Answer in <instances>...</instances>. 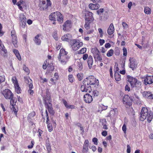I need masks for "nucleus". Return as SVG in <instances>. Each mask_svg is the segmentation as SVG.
<instances>
[{"label": "nucleus", "instance_id": "obj_10", "mask_svg": "<svg viewBox=\"0 0 153 153\" xmlns=\"http://www.w3.org/2000/svg\"><path fill=\"white\" fill-rule=\"evenodd\" d=\"M58 58L59 61L60 62L61 64L65 65L66 64L67 62L68 61L70 57L69 56L59 55Z\"/></svg>", "mask_w": 153, "mask_h": 153}, {"label": "nucleus", "instance_id": "obj_60", "mask_svg": "<svg viewBox=\"0 0 153 153\" xmlns=\"http://www.w3.org/2000/svg\"><path fill=\"white\" fill-rule=\"evenodd\" d=\"M92 141L94 143V144L96 145H97L98 144V139L96 137H94L92 139Z\"/></svg>", "mask_w": 153, "mask_h": 153}, {"label": "nucleus", "instance_id": "obj_20", "mask_svg": "<svg viewBox=\"0 0 153 153\" xmlns=\"http://www.w3.org/2000/svg\"><path fill=\"white\" fill-rule=\"evenodd\" d=\"M114 31V28L113 23H111L107 30V33L109 35L113 36V34Z\"/></svg>", "mask_w": 153, "mask_h": 153}, {"label": "nucleus", "instance_id": "obj_42", "mask_svg": "<svg viewBox=\"0 0 153 153\" xmlns=\"http://www.w3.org/2000/svg\"><path fill=\"white\" fill-rule=\"evenodd\" d=\"M15 105L11 106H10V108H11V110L12 112H14V114L16 116L17 114V112H18V109H16L15 106Z\"/></svg>", "mask_w": 153, "mask_h": 153}, {"label": "nucleus", "instance_id": "obj_18", "mask_svg": "<svg viewBox=\"0 0 153 153\" xmlns=\"http://www.w3.org/2000/svg\"><path fill=\"white\" fill-rule=\"evenodd\" d=\"M56 19L57 21L59 23H62L63 21V15L59 12L56 11Z\"/></svg>", "mask_w": 153, "mask_h": 153}, {"label": "nucleus", "instance_id": "obj_39", "mask_svg": "<svg viewBox=\"0 0 153 153\" xmlns=\"http://www.w3.org/2000/svg\"><path fill=\"white\" fill-rule=\"evenodd\" d=\"M99 92L97 90H95L93 91L92 95L94 98L98 97L100 95Z\"/></svg>", "mask_w": 153, "mask_h": 153}, {"label": "nucleus", "instance_id": "obj_64", "mask_svg": "<svg viewBox=\"0 0 153 153\" xmlns=\"http://www.w3.org/2000/svg\"><path fill=\"white\" fill-rule=\"evenodd\" d=\"M99 42L100 45H102L105 42V41L104 39H100L99 40Z\"/></svg>", "mask_w": 153, "mask_h": 153}, {"label": "nucleus", "instance_id": "obj_11", "mask_svg": "<svg viewBox=\"0 0 153 153\" xmlns=\"http://www.w3.org/2000/svg\"><path fill=\"white\" fill-rule=\"evenodd\" d=\"M84 14L85 15V20L93 22L94 18L92 12L86 10L84 11Z\"/></svg>", "mask_w": 153, "mask_h": 153}, {"label": "nucleus", "instance_id": "obj_33", "mask_svg": "<svg viewBox=\"0 0 153 153\" xmlns=\"http://www.w3.org/2000/svg\"><path fill=\"white\" fill-rule=\"evenodd\" d=\"M24 79L25 82L28 84L29 85L33 84L32 81L30 78L25 77Z\"/></svg>", "mask_w": 153, "mask_h": 153}, {"label": "nucleus", "instance_id": "obj_2", "mask_svg": "<svg viewBox=\"0 0 153 153\" xmlns=\"http://www.w3.org/2000/svg\"><path fill=\"white\" fill-rule=\"evenodd\" d=\"M140 119L141 121H143L147 119V122L150 123L153 119L152 111H149L146 107H143L141 111Z\"/></svg>", "mask_w": 153, "mask_h": 153}, {"label": "nucleus", "instance_id": "obj_26", "mask_svg": "<svg viewBox=\"0 0 153 153\" xmlns=\"http://www.w3.org/2000/svg\"><path fill=\"white\" fill-rule=\"evenodd\" d=\"M62 101L65 107L68 109H74L75 106L74 105H70L68 104L67 102L65 99H62Z\"/></svg>", "mask_w": 153, "mask_h": 153}, {"label": "nucleus", "instance_id": "obj_21", "mask_svg": "<svg viewBox=\"0 0 153 153\" xmlns=\"http://www.w3.org/2000/svg\"><path fill=\"white\" fill-rule=\"evenodd\" d=\"M125 102L126 104L129 106L131 105V102L133 99L131 97H129L128 95H125Z\"/></svg>", "mask_w": 153, "mask_h": 153}, {"label": "nucleus", "instance_id": "obj_54", "mask_svg": "<svg viewBox=\"0 0 153 153\" xmlns=\"http://www.w3.org/2000/svg\"><path fill=\"white\" fill-rule=\"evenodd\" d=\"M108 106H105L104 105H100L99 107V108L100 109H101V110L102 111L103 110H105L107 109V108Z\"/></svg>", "mask_w": 153, "mask_h": 153}, {"label": "nucleus", "instance_id": "obj_53", "mask_svg": "<svg viewBox=\"0 0 153 153\" xmlns=\"http://www.w3.org/2000/svg\"><path fill=\"white\" fill-rule=\"evenodd\" d=\"M23 70L27 73L29 74L30 73V71L28 68L25 65H24L23 66Z\"/></svg>", "mask_w": 153, "mask_h": 153}, {"label": "nucleus", "instance_id": "obj_13", "mask_svg": "<svg viewBox=\"0 0 153 153\" xmlns=\"http://www.w3.org/2000/svg\"><path fill=\"white\" fill-rule=\"evenodd\" d=\"M86 82L84 80L83 81V85H82L81 87V91L82 92H87L88 91H90L91 90V87L87 83H86Z\"/></svg>", "mask_w": 153, "mask_h": 153}, {"label": "nucleus", "instance_id": "obj_52", "mask_svg": "<svg viewBox=\"0 0 153 153\" xmlns=\"http://www.w3.org/2000/svg\"><path fill=\"white\" fill-rule=\"evenodd\" d=\"M37 132H38L39 133L38 134V136L39 137V138H41L42 134L43 133V131L40 129H39L38 130Z\"/></svg>", "mask_w": 153, "mask_h": 153}, {"label": "nucleus", "instance_id": "obj_34", "mask_svg": "<svg viewBox=\"0 0 153 153\" xmlns=\"http://www.w3.org/2000/svg\"><path fill=\"white\" fill-rule=\"evenodd\" d=\"M29 89L28 90V92L30 95H32L34 93L33 90H32L33 88V84L29 85Z\"/></svg>", "mask_w": 153, "mask_h": 153}, {"label": "nucleus", "instance_id": "obj_29", "mask_svg": "<svg viewBox=\"0 0 153 153\" xmlns=\"http://www.w3.org/2000/svg\"><path fill=\"white\" fill-rule=\"evenodd\" d=\"M13 52L18 60L19 61L21 60V58L18 51L17 49H14L13 50Z\"/></svg>", "mask_w": 153, "mask_h": 153}, {"label": "nucleus", "instance_id": "obj_40", "mask_svg": "<svg viewBox=\"0 0 153 153\" xmlns=\"http://www.w3.org/2000/svg\"><path fill=\"white\" fill-rule=\"evenodd\" d=\"M11 98H10V105L11 106L13 105H16V102L15 100V98L14 97V95H13L12 97H11Z\"/></svg>", "mask_w": 153, "mask_h": 153}, {"label": "nucleus", "instance_id": "obj_15", "mask_svg": "<svg viewBox=\"0 0 153 153\" xmlns=\"http://www.w3.org/2000/svg\"><path fill=\"white\" fill-rule=\"evenodd\" d=\"M144 83L145 85L151 84L153 83V76H147L144 78Z\"/></svg>", "mask_w": 153, "mask_h": 153}, {"label": "nucleus", "instance_id": "obj_23", "mask_svg": "<svg viewBox=\"0 0 153 153\" xmlns=\"http://www.w3.org/2000/svg\"><path fill=\"white\" fill-rule=\"evenodd\" d=\"M71 37V34L67 33L62 36L61 37V39L62 41L68 42L70 41V39Z\"/></svg>", "mask_w": 153, "mask_h": 153}, {"label": "nucleus", "instance_id": "obj_45", "mask_svg": "<svg viewBox=\"0 0 153 153\" xmlns=\"http://www.w3.org/2000/svg\"><path fill=\"white\" fill-rule=\"evenodd\" d=\"M77 66L78 68V69L80 70H82L83 69V65L82 63L80 62H77Z\"/></svg>", "mask_w": 153, "mask_h": 153}, {"label": "nucleus", "instance_id": "obj_59", "mask_svg": "<svg viewBox=\"0 0 153 153\" xmlns=\"http://www.w3.org/2000/svg\"><path fill=\"white\" fill-rule=\"evenodd\" d=\"M2 26L0 23V37L2 36L4 34V33L2 31Z\"/></svg>", "mask_w": 153, "mask_h": 153}, {"label": "nucleus", "instance_id": "obj_55", "mask_svg": "<svg viewBox=\"0 0 153 153\" xmlns=\"http://www.w3.org/2000/svg\"><path fill=\"white\" fill-rule=\"evenodd\" d=\"M98 30L99 33L100 37L101 38H102L103 34L102 29L101 28H99L98 29Z\"/></svg>", "mask_w": 153, "mask_h": 153}, {"label": "nucleus", "instance_id": "obj_57", "mask_svg": "<svg viewBox=\"0 0 153 153\" xmlns=\"http://www.w3.org/2000/svg\"><path fill=\"white\" fill-rule=\"evenodd\" d=\"M88 57V55L87 53L83 54L82 57V59L84 61L86 60Z\"/></svg>", "mask_w": 153, "mask_h": 153}, {"label": "nucleus", "instance_id": "obj_6", "mask_svg": "<svg viewBox=\"0 0 153 153\" xmlns=\"http://www.w3.org/2000/svg\"><path fill=\"white\" fill-rule=\"evenodd\" d=\"M70 44L72 49L74 51L77 50L80 47L82 46L83 43L82 42H77L75 39H72L70 41Z\"/></svg>", "mask_w": 153, "mask_h": 153}, {"label": "nucleus", "instance_id": "obj_5", "mask_svg": "<svg viewBox=\"0 0 153 153\" xmlns=\"http://www.w3.org/2000/svg\"><path fill=\"white\" fill-rule=\"evenodd\" d=\"M91 52L93 54L95 62L99 61L101 62H102V56L99 50L97 47L92 48L91 50Z\"/></svg>", "mask_w": 153, "mask_h": 153}, {"label": "nucleus", "instance_id": "obj_41", "mask_svg": "<svg viewBox=\"0 0 153 153\" xmlns=\"http://www.w3.org/2000/svg\"><path fill=\"white\" fill-rule=\"evenodd\" d=\"M114 53V50L112 49H111L108 51L106 55L108 57H111L113 55Z\"/></svg>", "mask_w": 153, "mask_h": 153}, {"label": "nucleus", "instance_id": "obj_63", "mask_svg": "<svg viewBox=\"0 0 153 153\" xmlns=\"http://www.w3.org/2000/svg\"><path fill=\"white\" fill-rule=\"evenodd\" d=\"M126 152L127 153H130L131 152V147L128 145L127 146Z\"/></svg>", "mask_w": 153, "mask_h": 153}, {"label": "nucleus", "instance_id": "obj_17", "mask_svg": "<svg viewBox=\"0 0 153 153\" xmlns=\"http://www.w3.org/2000/svg\"><path fill=\"white\" fill-rule=\"evenodd\" d=\"M71 21L68 20L65 22L62 25V29L64 31H66L67 30L71 28Z\"/></svg>", "mask_w": 153, "mask_h": 153}, {"label": "nucleus", "instance_id": "obj_16", "mask_svg": "<svg viewBox=\"0 0 153 153\" xmlns=\"http://www.w3.org/2000/svg\"><path fill=\"white\" fill-rule=\"evenodd\" d=\"M130 64L129 67L133 70L137 67V64L135 59L133 58H130L129 59Z\"/></svg>", "mask_w": 153, "mask_h": 153}, {"label": "nucleus", "instance_id": "obj_38", "mask_svg": "<svg viewBox=\"0 0 153 153\" xmlns=\"http://www.w3.org/2000/svg\"><path fill=\"white\" fill-rule=\"evenodd\" d=\"M144 12L147 14H150L151 13V10L147 7H145L144 8Z\"/></svg>", "mask_w": 153, "mask_h": 153}, {"label": "nucleus", "instance_id": "obj_35", "mask_svg": "<svg viewBox=\"0 0 153 153\" xmlns=\"http://www.w3.org/2000/svg\"><path fill=\"white\" fill-rule=\"evenodd\" d=\"M87 48H83L80 50L77 51V53L79 54H84L86 52Z\"/></svg>", "mask_w": 153, "mask_h": 153}, {"label": "nucleus", "instance_id": "obj_36", "mask_svg": "<svg viewBox=\"0 0 153 153\" xmlns=\"http://www.w3.org/2000/svg\"><path fill=\"white\" fill-rule=\"evenodd\" d=\"M47 4L45 6H43V10H45L47 9L49 7H51V2L50 0H47Z\"/></svg>", "mask_w": 153, "mask_h": 153}, {"label": "nucleus", "instance_id": "obj_56", "mask_svg": "<svg viewBox=\"0 0 153 153\" xmlns=\"http://www.w3.org/2000/svg\"><path fill=\"white\" fill-rule=\"evenodd\" d=\"M103 8H100L97 10V12L98 15H101V14L104 12Z\"/></svg>", "mask_w": 153, "mask_h": 153}, {"label": "nucleus", "instance_id": "obj_4", "mask_svg": "<svg viewBox=\"0 0 153 153\" xmlns=\"http://www.w3.org/2000/svg\"><path fill=\"white\" fill-rule=\"evenodd\" d=\"M89 85H91L96 87L99 85V81L98 79H97L95 77L93 76H89L84 79Z\"/></svg>", "mask_w": 153, "mask_h": 153}, {"label": "nucleus", "instance_id": "obj_19", "mask_svg": "<svg viewBox=\"0 0 153 153\" xmlns=\"http://www.w3.org/2000/svg\"><path fill=\"white\" fill-rule=\"evenodd\" d=\"M84 100L86 103H91L93 100L92 96L88 94H86L84 96Z\"/></svg>", "mask_w": 153, "mask_h": 153}, {"label": "nucleus", "instance_id": "obj_49", "mask_svg": "<svg viewBox=\"0 0 153 153\" xmlns=\"http://www.w3.org/2000/svg\"><path fill=\"white\" fill-rule=\"evenodd\" d=\"M114 53L116 56H119L120 54V51L118 47H116L114 50Z\"/></svg>", "mask_w": 153, "mask_h": 153}, {"label": "nucleus", "instance_id": "obj_48", "mask_svg": "<svg viewBox=\"0 0 153 153\" xmlns=\"http://www.w3.org/2000/svg\"><path fill=\"white\" fill-rule=\"evenodd\" d=\"M68 78L69 80L71 82H73L74 79L73 76L72 74H69L68 75Z\"/></svg>", "mask_w": 153, "mask_h": 153}, {"label": "nucleus", "instance_id": "obj_43", "mask_svg": "<svg viewBox=\"0 0 153 153\" xmlns=\"http://www.w3.org/2000/svg\"><path fill=\"white\" fill-rule=\"evenodd\" d=\"M54 69V66L52 65L50 66H48L47 69V72L49 73L53 71Z\"/></svg>", "mask_w": 153, "mask_h": 153}, {"label": "nucleus", "instance_id": "obj_27", "mask_svg": "<svg viewBox=\"0 0 153 153\" xmlns=\"http://www.w3.org/2000/svg\"><path fill=\"white\" fill-rule=\"evenodd\" d=\"M41 36V35L40 34H37L35 36L34 39V41L36 44L38 45H39L41 44V40L39 38V36Z\"/></svg>", "mask_w": 153, "mask_h": 153}, {"label": "nucleus", "instance_id": "obj_14", "mask_svg": "<svg viewBox=\"0 0 153 153\" xmlns=\"http://www.w3.org/2000/svg\"><path fill=\"white\" fill-rule=\"evenodd\" d=\"M20 26L23 28H25L26 25L27 21L26 17L24 15H20L19 17Z\"/></svg>", "mask_w": 153, "mask_h": 153}, {"label": "nucleus", "instance_id": "obj_44", "mask_svg": "<svg viewBox=\"0 0 153 153\" xmlns=\"http://www.w3.org/2000/svg\"><path fill=\"white\" fill-rule=\"evenodd\" d=\"M88 146L83 145V148L82 149V152L83 153H86L88 150Z\"/></svg>", "mask_w": 153, "mask_h": 153}, {"label": "nucleus", "instance_id": "obj_58", "mask_svg": "<svg viewBox=\"0 0 153 153\" xmlns=\"http://www.w3.org/2000/svg\"><path fill=\"white\" fill-rule=\"evenodd\" d=\"M34 144V142L33 140H31V144L30 145H28L27 146L28 149H31L33 148Z\"/></svg>", "mask_w": 153, "mask_h": 153}, {"label": "nucleus", "instance_id": "obj_1", "mask_svg": "<svg viewBox=\"0 0 153 153\" xmlns=\"http://www.w3.org/2000/svg\"><path fill=\"white\" fill-rule=\"evenodd\" d=\"M43 102L46 108L45 112L43 113H42V119H44V121L45 120V118H46V123H48L49 121V116L48 111L50 115L53 116L54 115L55 112L53 109L52 105L51 103V98L50 93L47 90L46 95L42 97Z\"/></svg>", "mask_w": 153, "mask_h": 153}, {"label": "nucleus", "instance_id": "obj_30", "mask_svg": "<svg viewBox=\"0 0 153 153\" xmlns=\"http://www.w3.org/2000/svg\"><path fill=\"white\" fill-rule=\"evenodd\" d=\"M56 12L52 13L49 16V19L51 20L56 21Z\"/></svg>", "mask_w": 153, "mask_h": 153}, {"label": "nucleus", "instance_id": "obj_28", "mask_svg": "<svg viewBox=\"0 0 153 153\" xmlns=\"http://www.w3.org/2000/svg\"><path fill=\"white\" fill-rule=\"evenodd\" d=\"M68 53L65 51V49L62 48L60 50L59 55H64L65 56H68Z\"/></svg>", "mask_w": 153, "mask_h": 153}, {"label": "nucleus", "instance_id": "obj_24", "mask_svg": "<svg viewBox=\"0 0 153 153\" xmlns=\"http://www.w3.org/2000/svg\"><path fill=\"white\" fill-rule=\"evenodd\" d=\"M87 63L89 69H91L92 67L93 63V59L92 56L91 55H89L87 59Z\"/></svg>", "mask_w": 153, "mask_h": 153}, {"label": "nucleus", "instance_id": "obj_50", "mask_svg": "<svg viewBox=\"0 0 153 153\" xmlns=\"http://www.w3.org/2000/svg\"><path fill=\"white\" fill-rule=\"evenodd\" d=\"M119 71V68L118 67V64L117 63H115L114 67V73L118 72Z\"/></svg>", "mask_w": 153, "mask_h": 153}, {"label": "nucleus", "instance_id": "obj_47", "mask_svg": "<svg viewBox=\"0 0 153 153\" xmlns=\"http://www.w3.org/2000/svg\"><path fill=\"white\" fill-rule=\"evenodd\" d=\"M48 124L47 127L48 129V131L49 132H51L53 130V127L52 125L50 123H47Z\"/></svg>", "mask_w": 153, "mask_h": 153}, {"label": "nucleus", "instance_id": "obj_32", "mask_svg": "<svg viewBox=\"0 0 153 153\" xmlns=\"http://www.w3.org/2000/svg\"><path fill=\"white\" fill-rule=\"evenodd\" d=\"M14 85L16 92L18 94H20L21 93V89L19 87V84L15 85Z\"/></svg>", "mask_w": 153, "mask_h": 153}, {"label": "nucleus", "instance_id": "obj_25", "mask_svg": "<svg viewBox=\"0 0 153 153\" xmlns=\"http://www.w3.org/2000/svg\"><path fill=\"white\" fill-rule=\"evenodd\" d=\"M89 8L92 10L98 9L100 7L99 4L97 3L95 4L90 3L88 5Z\"/></svg>", "mask_w": 153, "mask_h": 153}, {"label": "nucleus", "instance_id": "obj_12", "mask_svg": "<svg viewBox=\"0 0 153 153\" xmlns=\"http://www.w3.org/2000/svg\"><path fill=\"white\" fill-rule=\"evenodd\" d=\"M0 53L4 57H7V49L2 44V42L0 39Z\"/></svg>", "mask_w": 153, "mask_h": 153}, {"label": "nucleus", "instance_id": "obj_8", "mask_svg": "<svg viewBox=\"0 0 153 153\" xmlns=\"http://www.w3.org/2000/svg\"><path fill=\"white\" fill-rule=\"evenodd\" d=\"M36 115L35 111H33L29 113L27 115V121L31 126H33V125H35V123H34V121L35 120L34 117Z\"/></svg>", "mask_w": 153, "mask_h": 153}, {"label": "nucleus", "instance_id": "obj_46", "mask_svg": "<svg viewBox=\"0 0 153 153\" xmlns=\"http://www.w3.org/2000/svg\"><path fill=\"white\" fill-rule=\"evenodd\" d=\"M77 76L79 81L81 80L83 78V74L82 73H78L77 75Z\"/></svg>", "mask_w": 153, "mask_h": 153}, {"label": "nucleus", "instance_id": "obj_31", "mask_svg": "<svg viewBox=\"0 0 153 153\" xmlns=\"http://www.w3.org/2000/svg\"><path fill=\"white\" fill-rule=\"evenodd\" d=\"M93 22L85 20L84 27L86 30H88L90 28V24Z\"/></svg>", "mask_w": 153, "mask_h": 153}, {"label": "nucleus", "instance_id": "obj_9", "mask_svg": "<svg viewBox=\"0 0 153 153\" xmlns=\"http://www.w3.org/2000/svg\"><path fill=\"white\" fill-rule=\"evenodd\" d=\"M1 94L7 100H10L11 97L14 95L13 93L9 89H6L1 92Z\"/></svg>", "mask_w": 153, "mask_h": 153}, {"label": "nucleus", "instance_id": "obj_61", "mask_svg": "<svg viewBox=\"0 0 153 153\" xmlns=\"http://www.w3.org/2000/svg\"><path fill=\"white\" fill-rule=\"evenodd\" d=\"M109 72L110 76L111 78L113 77V74L112 72V68L111 66L109 69Z\"/></svg>", "mask_w": 153, "mask_h": 153}, {"label": "nucleus", "instance_id": "obj_62", "mask_svg": "<svg viewBox=\"0 0 153 153\" xmlns=\"http://www.w3.org/2000/svg\"><path fill=\"white\" fill-rule=\"evenodd\" d=\"M5 81V78L4 76H0V83H1L4 82Z\"/></svg>", "mask_w": 153, "mask_h": 153}, {"label": "nucleus", "instance_id": "obj_22", "mask_svg": "<svg viewBox=\"0 0 153 153\" xmlns=\"http://www.w3.org/2000/svg\"><path fill=\"white\" fill-rule=\"evenodd\" d=\"M143 97L149 99H153V95L152 93L149 91H144L143 93Z\"/></svg>", "mask_w": 153, "mask_h": 153}, {"label": "nucleus", "instance_id": "obj_37", "mask_svg": "<svg viewBox=\"0 0 153 153\" xmlns=\"http://www.w3.org/2000/svg\"><path fill=\"white\" fill-rule=\"evenodd\" d=\"M114 77L116 81H119L121 80L120 75L118 72L114 73Z\"/></svg>", "mask_w": 153, "mask_h": 153}, {"label": "nucleus", "instance_id": "obj_3", "mask_svg": "<svg viewBox=\"0 0 153 153\" xmlns=\"http://www.w3.org/2000/svg\"><path fill=\"white\" fill-rule=\"evenodd\" d=\"M127 82L130 84L131 87H140L141 85V82L138 80L137 79L129 75L127 76Z\"/></svg>", "mask_w": 153, "mask_h": 153}, {"label": "nucleus", "instance_id": "obj_7", "mask_svg": "<svg viewBox=\"0 0 153 153\" xmlns=\"http://www.w3.org/2000/svg\"><path fill=\"white\" fill-rule=\"evenodd\" d=\"M11 36L12 43L16 48L17 47H18L17 37L16 32L14 29L11 31Z\"/></svg>", "mask_w": 153, "mask_h": 153}, {"label": "nucleus", "instance_id": "obj_51", "mask_svg": "<svg viewBox=\"0 0 153 153\" xmlns=\"http://www.w3.org/2000/svg\"><path fill=\"white\" fill-rule=\"evenodd\" d=\"M12 80L13 83L14 84V85H15L18 84V81L16 76H14L12 77Z\"/></svg>", "mask_w": 153, "mask_h": 153}]
</instances>
